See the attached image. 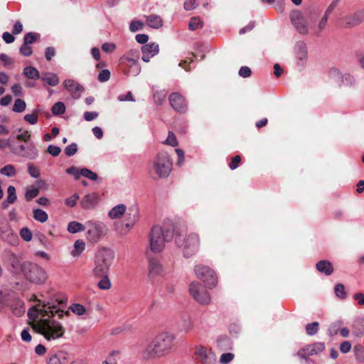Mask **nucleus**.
<instances>
[{
    "instance_id": "1",
    "label": "nucleus",
    "mask_w": 364,
    "mask_h": 364,
    "mask_svg": "<svg viewBox=\"0 0 364 364\" xmlns=\"http://www.w3.org/2000/svg\"><path fill=\"white\" fill-rule=\"evenodd\" d=\"M175 339L176 336L167 331L156 334L141 351V358L150 360L167 355L173 348Z\"/></svg>"
},
{
    "instance_id": "2",
    "label": "nucleus",
    "mask_w": 364,
    "mask_h": 364,
    "mask_svg": "<svg viewBox=\"0 0 364 364\" xmlns=\"http://www.w3.org/2000/svg\"><path fill=\"white\" fill-rule=\"evenodd\" d=\"M64 299H56L55 300L51 299L47 303H43L42 308L38 309L35 306L31 308L28 311V315L31 319H36L39 315L42 318L46 316H58L62 318L64 315L68 316L70 315L69 311H64L62 307L65 304Z\"/></svg>"
},
{
    "instance_id": "3",
    "label": "nucleus",
    "mask_w": 364,
    "mask_h": 364,
    "mask_svg": "<svg viewBox=\"0 0 364 364\" xmlns=\"http://www.w3.org/2000/svg\"><path fill=\"white\" fill-rule=\"evenodd\" d=\"M41 318L33 323L32 327L38 333L42 334L48 341L55 340L63 337L65 329L63 325L53 318V316Z\"/></svg>"
},
{
    "instance_id": "4",
    "label": "nucleus",
    "mask_w": 364,
    "mask_h": 364,
    "mask_svg": "<svg viewBox=\"0 0 364 364\" xmlns=\"http://www.w3.org/2000/svg\"><path fill=\"white\" fill-rule=\"evenodd\" d=\"M319 16V12L316 9L306 11L305 14L299 10L291 12L289 18L295 29L301 34H307Z\"/></svg>"
},
{
    "instance_id": "5",
    "label": "nucleus",
    "mask_w": 364,
    "mask_h": 364,
    "mask_svg": "<svg viewBox=\"0 0 364 364\" xmlns=\"http://www.w3.org/2000/svg\"><path fill=\"white\" fill-rule=\"evenodd\" d=\"M114 259V253L112 250L106 247L99 249L95 257L93 275L100 277V275L108 274Z\"/></svg>"
},
{
    "instance_id": "6",
    "label": "nucleus",
    "mask_w": 364,
    "mask_h": 364,
    "mask_svg": "<svg viewBox=\"0 0 364 364\" xmlns=\"http://www.w3.org/2000/svg\"><path fill=\"white\" fill-rule=\"evenodd\" d=\"M173 237L171 231L164 230L159 225L154 226L149 235V247L152 252L158 254L161 252Z\"/></svg>"
},
{
    "instance_id": "7",
    "label": "nucleus",
    "mask_w": 364,
    "mask_h": 364,
    "mask_svg": "<svg viewBox=\"0 0 364 364\" xmlns=\"http://www.w3.org/2000/svg\"><path fill=\"white\" fill-rule=\"evenodd\" d=\"M172 161L166 152L159 153L151 161L149 172L158 178H167L172 170Z\"/></svg>"
},
{
    "instance_id": "8",
    "label": "nucleus",
    "mask_w": 364,
    "mask_h": 364,
    "mask_svg": "<svg viewBox=\"0 0 364 364\" xmlns=\"http://www.w3.org/2000/svg\"><path fill=\"white\" fill-rule=\"evenodd\" d=\"M175 242L183 249L186 257H191L199 248L200 238L196 233H189L186 235L178 234L175 237Z\"/></svg>"
},
{
    "instance_id": "9",
    "label": "nucleus",
    "mask_w": 364,
    "mask_h": 364,
    "mask_svg": "<svg viewBox=\"0 0 364 364\" xmlns=\"http://www.w3.org/2000/svg\"><path fill=\"white\" fill-rule=\"evenodd\" d=\"M21 268L25 277L31 282L43 284L47 279L46 271L41 267L36 264L25 262L21 264Z\"/></svg>"
},
{
    "instance_id": "10",
    "label": "nucleus",
    "mask_w": 364,
    "mask_h": 364,
    "mask_svg": "<svg viewBox=\"0 0 364 364\" xmlns=\"http://www.w3.org/2000/svg\"><path fill=\"white\" fill-rule=\"evenodd\" d=\"M139 59V51L136 49H132L119 58V62L127 70L128 75L137 76L141 72Z\"/></svg>"
},
{
    "instance_id": "11",
    "label": "nucleus",
    "mask_w": 364,
    "mask_h": 364,
    "mask_svg": "<svg viewBox=\"0 0 364 364\" xmlns=\"http://www.w3.org/2000/svg\"><path fill=\"white\" fill-rule=\"evenodd\" d=\"M87 240L92 243H96L106 234L105 225L97 221H88L86 223Z\"/></svg>"
},
{
    "instance_id": "12",
    "label": "nucleus",
    "mask_w": 364,
    "mask_h": 364,
    "mask_svg": "<svg viewBox=\"0 0 364 364\" xmlns=\"http://www.w3.org/2000/svg\"><path fill=\"white\" fill-rule=\"evenodd\" d=\"M191 296L200 304L207 305L210 302V296L205 287L197 282H193L189 286Z\"/></svg>"
},
{
    "instance_id": "13",
    "label": "nucleus",
    "mask_w": 364,
    "mask_h": 364,
    "mask_svg": "<svg viewBox=\"0 0 364 364\" xmlns=\"http://www.w3.org/2000/svg\"><path fill=\"white\" fill-rule=\"evenodd\" d=\"M196 277L205 283L209 287H214L217 284V279L213 269L205 266L198 265L194 269Z\"/></svg>"
},
{
    "instance_id": "14",
    "label": "nucleus",
    "mask_w": 364,
    "mask_h": 364,
    "mask_svg": "<svg viewBox=\"0 0 364 364\" xmlns=\"http://www.w3.org/2000/svg\"><path fill=\"white\" fill-rule=\"evenodd\" d=\"M339 26L344 28H353L364 21V10H359L352 14L338 19Z\"/></svg>"
},
{
    "instance_id": "15",
    "label": "nucleus",
    "mask_w": 364,
    "mask_h": 364,
    "mask_svg": "<svg viewBox=\"0 0 364 364\" xmlns=\"http://www.w3.org/2000/svg\"><path fill=\"white\" fill-rule=\"evenodd\" d=\"M195 355L198 361L202 364H216L217 358L211 348L203 346H198L195 348Z\"/></svg>"
},
{
    "instance_id": "16",
    "label": "nucleus",
    "mask_w": 364,
    "mask_h": 364,
    "mask_svg": "<svg viewBox=\"0 0 364 364\" xmlns=\"http://www.w3.org/2000/svg\"><path fill=\"white\" fill-rule=\"evenodd\" d=\"M164 274V269L161 262L156 258H151L149 261L148 276L151 280H155Z\"/></svg>"
},
{
    "instance_id": "17",
    "label": "nucleus",
    "mask_w": 364,
    "mask_h": 364,
    "mask_svg": "<svg viewBox=\"0 0 364 364\" xmlns=\"http://www.w3.org/2000/svg\"><path fill=\"white\" fill-rule=\"evenodd\" d=\"M124 215V226L127 232L130 230L139 220V214L138 208L136 206L130 207L128 210H126Z\"/></svg>"
},
{
    "instance_id": "18",
    "label": "nucleus",
    "mask_w": 364,
    "mask_h": 364,
    "mask_svg": "<svg viewBox=\"0 0 364 364\" xmlns=\"http://www.w3.org/2000/svg\"><path fill=\"white\" fill-rule=\"evenodd\" d=\"M325 348L323 343L318 342L309 345L298 351L297 355L301 358H306L309 356L316 355L322 352Z\"/></svg>"
},
{
    "instance_id": "19",
    "label": "nucleus",
    "mask_w": 364,
    "mask_h": 364,
    "mask_svg": "<svg viewBox=\"0 0 364 364\" xmlns=\"http://www.w3.org/2000/svg\"><path fill=\"white\" fill-rule=\"evenodd\" d=\"M169 102L173 109L178 112H185L187 110L185 99L178 92L170 95Z\"/></svg>"
},
{
    "instance_id": "20",
    "label": "nucleus",
    "mask_w": 364,
    "mask_h": 364,
    "mask_svg": "<svg viewBox=\"0 0 364 364\" xmlns=\"http://www.w3.org/2000/svg\"><path fill=\"white\" fill-rule=\"evenodd\" d=\"M63 85L75 98H78L84 91L83 87L72 79L64 80Z\"/></svg>"
},
{
    "instance_id": "21",
    "label": "nucleus",
    "mask_w": 364,
    "mask_h": 364,
    "mask_svg": "<svg viewBox=\"0 0 364 364\" xmlns=\"http://www.w3.org/2000/svg\"><path fill=\"white\" fill-rule=\"evenodd\" d=\"M12 153H14L16 155L21 156L23 158L30 159V160H34L38 158L39 155V151L34 144L33 142H29L28 143V145L26 146V150L23 153H21V151H12Z\"/></svg>"
},
{
    "instance_id": "22",
    "label": "nucleus",
    "mask_w": 364,
    "mask_h": 364,
    "mask_svg": "<svg viewBox=\"0 0 364 364\" xmlns=\"http://www.w3.org/2000/svg\"><path fill=\"white\" fill-rule=\"evenodd\" d=\"M329 76L332 79L342 83H345V81L346 82L352 83L353 81V77L352 75L349 74L343 75L339 70L335 68H333L329 70Z\"/></svg>"
},
{
    "instance_id": "23",
    "label": "nucleus",
    "mask_w": 364,
    "mask_h": 364,
    "mask_svg": "<svg viewBox=\"0 0 364 364\" xmlns=\"http://www.w3.org/2000/svg\"><path fill=\"white\" fill-rule=\"evenodd\" d=\"M98 200V195L93 193L85 195L82 198L80 203L83 208L90 209L95 206L97 204Z\"/></svg>"
},
{
    "instance_id": "24",
    "label": "nucleus",
    "mask_w": 364,
    "mask_h": 364,
    "mask_svg": "<svg viewBox=\"0 0 364 364\" xmlns=\"http://www.w3.org/2000/svg\"><path fill=\"white\" fill-rule=\"evenodd\" d=\"M1 237L11 245H16L18 240L17 235L8 225L5 227V230L1 232Z\"/></svg>"
},
{
    "instance_id": "25",
    "label": "nucleus",
    "mask_w": 364,
    "mask_h": 364,
    "mask_svg": "<svg viewBox=\"0 0 364 364\" xmlns=\"http://www.w3.org/2000/svg\"><path fill=\"white\" fill-rule=\"evenodd\" d=\"M127 207L124 204H118L114 206L108 213L109 218L119 219L121 218L126 213Z\"/></svg>"
},
{
    "instance_id": "26",
    "label": "nucleus",
    "mask_w": 364,
    "mask_h": 364,
    "mask_svg": "<svg viewBox=\"0 0 364 364\" xmlns=\"http://www.w3.org/2000/svg\"><path fill=\"white\" fill-rule=\"evenodd\" d=\"M145 17L146 20V24L152 28L159 29L164 25L163 20L159 15L151 14L149 16H145Z\"/></svg>"
},
{
    "instance_id": "27",
    "label": "nucleus",
    "mask_w": 364,
    "mask_h": 364,
    "mask_svg": "<svg viewBox=\"0 0 364 364\" xmlns=\"http://www.w3.org/2000/svg\"><path fill=\"white\" fill-rule=\"evenodd\" d=\"M316 269L327 276L331 275L333 272L332 264L328 260H321L316 265Z\"/></svg>"
},
{
    "instance_id": "28",
    "label": "nucleus",
    "mask_w": 364,
    "mask_h": 364,
    "mask_svg": "<svg viewBox=\"0 0 364 364\" xmlns=\"http://www.w3.org/2000/svg\"><path fill=\"white\" fill-rule=\"evenodd\" d=\"M295 53L298 60L300 61L305 60L307 58V48L306 43L302 41L296 43Z\"/></svg>"
},
{
    "instance_id": "29",
    "label": "nucleus",
    "mask_w": 364,
    "mask_h": 364,
    "mask_svg": "<svg viewBox=\"0 0 364 364\" xmlns=\"http://www.w3.org/2000/svg\"><path fill=\"white\" fill-rule=\"evenodd\" d=\"M41 80L50 86H56L59 83V78L55 73H44L41 76Z\"/></svg>"
},
{
    "instance_id": "30",
    "label": "nucleus",
    "mask_w": 364,
    "mask_h": 364,
    "mask_svg": "<svg viewBox=\"0 0 364 364\" xmlns=\"http://www.w3.org/2000/svg\"><path fill=\"white\" fill-rule=\"evenodd\" d=\"M159 51V45L155 43L146 44L141 47L142 53L148 54L153 57L158 54Z\"/></svg>"
},
{
    "instance_id": "31",
    "label": "nucleus",
    "mask_w": 364,
    "mask_h": 364,
    "mask_svg": "<svg viewBox=\"0 0 364 364\" xmlns=\"http://www.w3.org/2000/svg\"><path fill=\"white\" fill-rule=\"evenodd\" d=\"M328 18V17L323 14V17L319 20L317 26H313V24H311V29H312L316 34H319L326 28Z\"/></svg>"
},
{
    "instance_id": "32",
    "label": "nucleus",
    "mask_w": 364,
    "mask_h": 364,
    "mask_svg": "<svg viewBox=\"0 0 364 364\" xmlns=\"http://www.w3.org/2000/svg\"><path fill=\"white\" fill-rule=\"evenodd\" d=\"M23 74L29 79L41 78L39 71L34 67L27 66L23 69Z\"/></svg>"
},
{
    "instance_id": "33",
    "label": "nucleus",
    "mask_w": 364,
    "mask_h": 364,
    "mask_svg": "<svg viewBox=\"0 0 364 364\" xmlns=\"http://www.w3.org/2000/svg\"><path fill=\"white\" fill-rule=\"evenodd\" d=\"M85 243L81 240H77L74 243V249L71 252L73 257H79L81 253L85 250Z\"/></svg>"
},
{
    "instance_id": "34",
    "label": "nucleus",
    "mask_w": 364,
    "mask_h": 364,
    "mask_svg": "<svg viewBox=\"0 0 364 364\" xmlns=\"http://www.w3.org/2000/svg\"><path fill=\"white\" fill-rule=\"evenodd\" d=\"M101 279L98 282L97 287L102 290H108L111 288L112 284L109 279L108 274L100 275Z\"/></svg>"
},
{
    "instance_id": "35",
    "label": "nucleus",
    "mask_w": 364,
    "mask_h": 364,
    "mask_svg": "<svg viewBox=\"0 0 364 364\" xmlns=\"http://www.w3.org/2000/svg\"><path fill=\"white\" fill-rule=\"evenodd\" d=\"M33 218L40 222L45 223L48 220V216L46 211L40 208L33 209Z\"/></svg>"
},
{
    "instance_id": "36",
    "label": "nucleus",
    "mask_w": 364,
    "mask_h": 364,
    "mask_svg": "<svg viewBox=\"0 0 364 364\" xmlns=\"http://www.w3.org/2000/svg\"><path fill=\"white\" fill-rule=\"evenodd\" d=\"M85 226L78 222L72 221L68 225V231L70 233H77L85 230Z\"/></svg>"
},
{
    "instance_id": "37",
    "label": "nucleus",
    "mask_w": 364,
    "mask_h": 364,
    "mask_svg": "<svg viewBox=\"0 0 364 364\" xmlns=\"http://www.w3.org/2000/svg\"><path fill=\"white\" fill-rule=\"evenodd\" d=\"M203 22L199 17H192L188 23V28L191 31H196L203 27Z\"/></svg>"
},
{
    "instance_id": "38",
    "label": "nucleus",
    "mask_w": 364,
    "mask_h": 364,
    "mask_svg": "<svg viewBox=\"0 0 364 364\" xmlns=\"http://www.w3.org/2000/svg\"><path fill=\"white\" fill-rule=\"evenodd\" d=\"M0 173L7 177H13L16 174V170L14 165L8 164L0 169Z\"/></svg>"
},
{
    "instance_id": "39",
    "label": "nucleus",
    "mask_w": 364,
    "mask_h": 364,
    "mask_svg": "<svg viewBox=\"0 0 364 364\" xmlns=\"http://www.w3.org/2000/svg\"><path fill=\"white\" fill-rule=\"evenodd\" d=\"M39 194L38 188L31 186L28 187L26 191L25 198L27 201L31 200Z\"/></svg>"
},
{
    "instance_id": "40",
    "label": "nucleus",
    "mask_w": 364,
    "mask_h": 364,
    "mask_svg": "<svg viewBox=\"0 0 364 364\" xmlns=\"http://www.w3.org/2000/svg\"><path fill=\"white\" fill-rule=\"evenodd\" d=\"M51 112L54 115L62 114L65 112V106L63 102H58L53 105Z\"/></svg>"
},
{
    "instance_id": "41",
    "label": "nucleus",
    "mask_w": 364,
    "mask_h": 364,
    "mask_svg": "<svg viewBox=\"0 0 364 364\" xmlns=\"http://www.w3.org/2000/svg\"><path fill=\"white\" fill-rule=\"evenodd\" d=\"M70 309L73 314L77 316H82L86 311L85 307L80 304H72L70 306Z\"/></svg>"
},
{
    "instance_id": "42",
    "label": "nucleus",
    "mask_w": 364,
    "mask_h": 364,
    "mask_svg": "<svg viewBox=\"0 0 364 364\" xmlns=\"http://www.w3.org/2000/svg\"><path fill=\"white\" fill-rule=\"evenodd\" d=\"M7 203H14L16 199V188L14 186H9L7 188Z\"/></svg>"
},
{
    "instance_id": "43",
    "label": "nucleus",
    "mask_w": 364,
    "mask_h": 364,
    "mask_svg": "<svg viewBox=\"0 0 364 364\" xmlns=\"http://www.w3.org/2000/svg\"><path fill=\"white\" fill-rule=\"evenodd\" d=\"M26 102L21 99H17L14 102L13 106V111L15 112H23L26 109Z\"/></svg>"
},
{
    "instance_id": "44",
    "label": "nucleus",
    "mask_w": 364,
    "mask_h": 364,
    "mask_svg": "<svg viewBox=\"0 0 364 364\" xmlns=\"http://www.w3.org/2000/svg\"><path fill=\"white\" fill-rule=\"evenodd\" d=\"M18 132L20 133L16 135V139L18 141H23L26 143H29L31 137L30 132L28 130L22 131L21 129H20Z\"/></svg>"
},
{
    "instance_id": "45",
    "label": "nucleus",
    "mask_w": 364,
    "mask_h": 364,
    "mask_svg": "<svg viewBox=\"0 0 364 364\" xmlns=\"http://www.w3.org/2000/svg\"><path fill=\"white\" fill-rule=\"evenodd\" d=\"M28 172L33 178H37L40 176L39 168L32 163L27 164Z\"/></svg>"
},
{
    "instance_id": "46",
    "label": "nucleus",
    "mask_w": 364,
    "mask_h": 364,
    "mask_svg": "<svg viewBox=\"0 0 364 364\" xmlns=\"http://www.w3.org/2000/svg\"><path fill=\"white\" fill-rule=\"evenodd\" d=\"M80 175L92 181H96L98 178L95 172L85 168L80 169Z\"/></svg>"
},
{
    "instance_id": "47",
    "label": "nucleus",
    "mask_w": 364,
    "mask_h": 364,
    "mask_svg": "<svg viewBox=\"0 0 364 364\" xmlns=\"http://www.w3.org/2000/svg\"><path fill=\"white\" fill-rule=\"evenodd\" d=\"M334 292L337 297L344 299L346 297L345 287L342 284H337L334 287Z\"/></svg>"
},
{
    "instance_id": "48",
    "label": "nucleus",
    "mask_w": 364,
    "mask_h": 364,
    "mask_svg": "<svg viewBox=\"0 0 364 364\" xmlns=\"http://www.w3.org/2000/svg\"><path fill=\"white\" fill-rule=\"evenodd\" d=\"M318 323L316 321L308 323L306 326V333L309 336H314L318 332Z\"/></svg>"
},
{
    "instance_id": "49",
    "label": "nucleus",
    "mask_w": 364,
    "mask_h": 364,
    "mask_svg": "<svg viewBox=\"0 0 364 364\" xmlns=\"http://www.w3.org/2000/svg\"><path fill=\"white\" fill-rule=\"evenodd\" d=\"M39 36L38 33L29 32L24 36L23 43L29 45L33 43Z\"/></svg>"
},
{
    "instance_id": "50",
    "label": "nucleus",
    "mask_w": 364,
    "mask_h": 364,
    "mask_svg": "<svg viewBox=\"0 0 364 364\" xmlns=\"http://www.w3.org/2000/svg\"><path fill=\"white\" fill-rule=\"evenodd\" d=\"M20 235L21 238L26 242L31 241L33 237L31 231L28 228H23L20 230Z\"/></svg>"
},
{
    "instance_id": "51",
    "label": "nucleus",
    "mask_w": 364,
    "mask_h": 364,
    "mask_svg": "<svg viewBox=\"0 0 364 364\" xmlns=\"http://www.w3.org/2000/svg\"><path fill=\"white\" fill-rule=\"evenodd\" d=\"M353 350L355 353L356 358L359 361H364V348L361 345H356L354 346Z\"/></svg>"
},
{
    "instance_id": "52",
    "label": "nucleus",
    "mask_w": 364,
    "mask_h": 364,
    "mask_svg": "<svg viewBox=\"0 0 364 364\" xmlns=\"http://www.w3.org/2000/svg\"><path fill=\"white\" fill-rule=\"evenodd\" d=\"M341 326V321H337L333 323L328 328V334L331 336H333L336 335L338 332V330H339V328Z\"/></svg>"
},
{
    "instance_id": "53",
    "label": "nucleus",
    "mask_w": 364,
    "mask_h": 364,
    "mask_svg": "<svg viewBox=\"0 0 364 364\" xmlns=\"http://www.w3.org/2000/svg\"><path fill=\"white\" fill-rule=\"evenodd\" d=\"M164 144L171 146H176L178 145L176 136L172 132H168V137L164 141Z\"/></svg>"
},
{
    "instance_id": "54",
    "label": "nucleus",
    "mask_w": 364,
    "mask_h": 364,
    "mask_svg": "<svg viewBox=\"0 0 364 364\" xmlns=\"http://www.w3.org/2000/svg\"><path fill=\"white\" fill-rule=\"evenodd\" d=\"M64 151L65 155L68 156H73L77 151V146L76 144L73 143L66 146Z\"/></svg>"
},
{
    "instance_id": "55",
    "label": "nucleus",
    "mask_w": 364,
    "mask_h": 364,
    "mask_svg": "<svg viewBox=\"0 0 364 364\" xmlns=\"http://www.w3.org/2000/svg\"><path fill=\"white\" fill-rule=\"evenodd\" d=\"M110 77V72L107 69L101 70L98 75L97 79L100 82H107Z\"/></svg>"
},
{
    "instance_id": "56",
    "label": "nucleus",
    "mask_w": 364,
    "mask_h": 364,
    "mask_svg": "<svg viewBox=\"0 0 364 364\" xmlns=\"http://www.w3.org/2000/svg\"><path fill=\"white\" fill-rule=\"evenodd\" d=\"M19 51L22 55L26 56V57L31 55L33 53V50H32L31 47L29 46V45H27L25 43L22 44V46H21V48L19 49Z\"/></svg>"
},
{
    "instance_id": "57",
    "label": "nucleus",
    "mask_w": 364,
    "mask_h": 364,
    "mask_svg": "<svg viewBox=\"0 0 364 364\" xmlns=\"http://www.w3.org/2000/svg\"><path fill=\"white\" fill-rule=\"evenodd\" d=\"M144 24L140 21H132L129 24V30L132 32H136L142 29Z\"/></svg>"
},
{
    "instance_id": "58",
    "label": "nucleus",
    "mask_w": 364,
    "mask_h": 364,
    "mask_svg": "<svg viewBox=\"0 0 364 364\" xmlns=\"http://www.w3.org/2000/svg\"><path fill=\"white\" fill-rule=\"evenodd\" d=\"M23 118L29 124H36L38 122V116L36 113H32L26 114Z\"/></svg>"
},
{
    "instance_id": "59",
    "label": "nucleus",
    "mask_w": 364,
    "mask_h": 364,
    "mask_svg": "<svg viewBox=\"0 0 364 364\" xmlns=\"http://www.w3.org/2000/svg\"><path fill=\"white\" fill-rule=\"evenodd\" d=\"M80 198V196L78 194L75 193L70 196V198H68L65 199V203L66 205L69 207H74L78 199Z\"/></svg>"
},
{
    "instance_id": "60",
    "label": "nucleus",
    "mask_w": 364,
    "mask_h": 364,
    "mask_svg": "<svg viewBox=\"0 0 364 364\" xmlns=\"http://www.w3.org/2000/svg\"><path fill=\"white\" fill-rule=\"evenodd\" d=\"M234 358V354L231 353H226L221 355L220 362L222 364H228Z\"/></svg>"
},
{
    "instance_id": "61",
    "label": "nucleus",
    "mask_w": 364,
    "mask_h": 364,
    "mask_svg": "<svg viewBox=\"0 0 364 364\" xmlns=\"http://www.w3.org/2000/svg\"><path fill=\"white\" fill-rule=\"evenodd\" d=\"M340 0H332V1L330 3L328 6L327 7L324 15H326L328 17L329 15L333 11V10L337 7L338 5Z\"/></svg>"
},
{
    "instance_id": "62",
    "label": "nucleus",
    "mask_w": 364,
    "mask_h": 364,
    "mask_svg": "<svg viewBox=\"0 0 364 364\" xmlns=\"http://www.w3.org/2000/svg\"><path fill=\"white\" fill-rule=\"evenodd\" d=\"M47 151L53 156H58L60 154L61 149L59 146L49 145L47 148Z\"/></svg>"
},
{
    "instance_id": "63",
    "label": "nucleus",
    "mask_w": 364,
    "mask_h": 364,
    "mask_svg": "<svg viewBox=\"0 0 364 364\" xmlns=\"http://www.w3.org/2000/svg\"><path fill=\"white\" fill-rule=\"evenodd\" d=\"M239 75L242 77H248L251 75L252 71L251 69L247 66H242L239 70Z\"/></svg>"
},
{
    "instance_id": "64",
    "label": "nucleus",
    "mask_w": 364,
    "mask_h": 364,
    "mask_svg": "<svg viewBox=\"0 0 364 364\" xmlns=\"http://www.w3.org/2000/svg\"><path fill=\"white\" fill-rule=\"evenodd\" d=\"M240 161L241 158L239 155L234 156L229 164V167L230 168V169L235 170V168H237L239 166V164L240 163Z\"/></svg>"
}]
</instances>
